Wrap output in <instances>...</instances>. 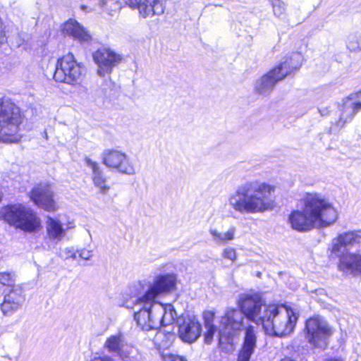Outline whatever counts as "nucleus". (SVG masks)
<instances>
[{
	"mask_svg": "<svg viewBox=\"0 0 361 361\" xmlns=\"http://www.w3.org/2000/svg\"><path fill=\"white\" fill-rule=\"evenodd\" d=\"M27 119L22 109L12 99L0 97V140L18 143L25 129Z\"/></svg>",
	"mask_w": 361,
	"mask_h": 361,
	"instance_id": "20e7f679",
	"label": "nucleus"
},
{
	"mask_svg": "<svg viewBox=\"0 0 361 361\" xmlns=\"http://www.w3.org/2000/svg\"><path fill=\"white\" fill-rule=\"evenodd\" d=\"M8 37L6 31V25L4 20L0 16V47L7 43Z\"/></svg>",
	"mask_w": 361,
	"mask_h": 361,
	"instance_id": "7c9ffc66",
	"label": "nucleus"
},
{
	"mask_svg": "<svg viewBox=\"0 0 361 361\" xmlns=\"http://www.w3.org/2000/svg\"><path fill=\"white\" fill-rule=\"evenodd\" d=\"M238 307L245 317L261 324L265 334L283 337L294 330L298 317L293 309L284 304H264L262 297L255 292L241 295Z\"/></svg>",
	"mask_w": 361,
	"mask_h": 361,
	"instance_id": "f257e3e1",
	"label": "nucleus"
},
{
	"mask_svg": "<svg viewBox=\"0 0 361 361\" xmlns=\"http://www.w3.org/2000/svg\"><path fill=\"white\" fill-rule=\"evenodd\" d=\"M209 317L204 318V325L207 328L204 334V341L206 344H211L213 341L214 336L216 331V327L212 323L214 314L212 312L208 313Z\"/></svg>",
	"mask_w": 361,
	"mask_h": 361,
	"instance_id": "b1692460",
	"label": "nucleus"
},
{
	"mask_svg": "<svg viewBox=\"0 0 361 361\" xmlns=\"http://www.w3.org/2000/svg\"><path fill=\"white\" fill-rule=\"evenodd\" d=\"M361 99V89L358 91L354 92L346 97L347 100H353Z\"/></svg>",
	"mask_w": 361,
	"mask_h": 361,
	"instance_id": "473e14b6",
	"label": "nucleus"
},
{
	"mask_svg": "<svg viewBox=\"0 0 361 361\" xmlns=\"http://www.w3.org/2000/svg\"><path fill=\"white\" fill-rule=\"evenodd\" d=\"M61 31L80 42H88L92 39L91 35L75 19L70 18L63 23Z\"/></svg>",
	"mask_w": 361,
	"mask_h": 361,
	"instance_id": "a211bd4d",
	"label": "nucleus"
},
{
	"mask_svg": "<svg viewBox=\"0 0 361 361\" xmlns=\"http://www.w3.org/2000/svg\"><path fill=\"white\" fill-rule=\"evenodd\" d=\"M222 256L225 259H228L231 262H235L237 258L235 249L233 247L225 248L222 252Z\"/></svg>",
	"mask_w": 361,
	"mask_h": 361,
	"instance_id": "c756f323",
	"label": "nucleus"
},
{
	"mask_svg": "<svg viewBox=\"0 0 361 361\" xmlns=\"http://www.w3.org/2000/svg\"><path fill=\"white\" fill-rule=\"evenodd\" d=\"M325 361H343V360L338 357H330L326 359Z\"/></svg>",
	"mask_w": 361,
	"mask_h": 361,
	"instance_id": "e433bc0d",
	"label": "nucleus"
},
{
	"mask_svg": "<svg viewBox=\"0 0 361 361\" xmlns=\"http://www.w3.org/2000/svg\"><path fill=\"white\" fill-rule=\"evenodd\" d=\"M302 209H293L288 221L293 230L308 232L314 228H326L338 219V212L333 204L317 193L307 192L300 200Z\"/></svg>",
	"mask_w": 361,
	"mask_h": 361,
	"instance_id": "f03ea898",
	"label": "nucleus"
},
{
	"mask_svg": "<svg viewBox=\"0 0 361 361\" xmlns=\"http://www.w3.org/2000/svg\"><path fill=\"white\" fill-rule=\"evenodd\" d=\"M92 59L97 66V73L101 77L111 74L123 60L121 54L109 47L97 49L92 53Z\"/></svg>",
	"mask_w": 361,
	"mask_h": 361,
	"instance_id": "f8f14e48",
	"label": "nucleus"
},
{
	"mask_svg": "<svg viewBox=\"0 0 361 361\" xmlns=\"http://www.w3.org/2000/svg\"><path fill=\"white\" fill-rule=\"evenodd\" d=\"M160 355L162 361H188L185 357L171 353H161Z\"/></svg>",
	"mask_w": 361,
	"mask_h": 361,
	"instance_id": "c85d7f7f",
	"label": "nucleus"
},
{
	"mask_svg": "<svg viewBox=\"0 0 361 361\" xmlns=\"http://www.w3.org/2000/svg\"><path fill=\"white\" fill-rule=\"evenodd\" d=\"M345 123V121L343 120L342 118H340L337 122L336 125L339 126L340 127H343Z\"/></svg>",
	"mask_w": 361,
	"mask_h": 361,
	"instance_id": "c9c22d12",
	"label": "nucleus"
},
{
	"mask_svg": "<svg viewBox=\"0 0 361 361\" xmlns=\"http://www.w3.org/2000/svg\"><path fill=\"white\" fill-rule=\"evenodd\" d=\"M126 4L132 9H137L145 18L161 15L165 9L161 0H127Z\"/></svg>",
	"mask_w": 361,
	"mask_h": 361,
	"instance_id": "2eb2a0df",
	"label": "nucleus"
},
{
	"mask_svg": "<svg viewBox=\"0 0 361 361\" xmlns=\"http://www.w3.org/2000/svg\"><path fill=\"white\" fill-rule=\"evenodd\" d=\"M102 162L107 167L118 172L130 175L135 173V166L127 155L116 149H107L104 152Z\"/></svg>",
	"mask_w": 361,
	"mask_h": 361,
	"instance_id": "ddd939ff",
	"label": "nucleus"
},
{
	"mask_svg": "<svg viewBox=\"0 0 361 361\" xmlns=\"http://www.w3.org/2000/svg\"><path fill=\"white\" fill-rule=\"evenodd\" d=\"M176 286V278L174 274H160L155 278L148 290L142 295L137 298V302L155 305L157 303L156 299L159 295L173 291Z\"/></svg>",
	"mask_w": 361,
	"mask_h": 361,
	"instance_id": "9d476101",
	"label": "nucleus"
},
{
	"mask_svg": "<svg viewBox=\"0 0 361 361\" xmlns=\"http://www.w3.org/2000/svg\"><path fill=\"white\" fill-rule=\"evenodd\" d=\"M104 348L109 352L116 354L122 360L128 361L130 359V352L124 349V339L122 334L118 333L108 337L104 343Z\"/></svg>",
	"mask_w": 361,
	"mask_h": 361,
	"instance_id": "412c9836",
	"label": "nucleus"
},
{
	"mask_svg": "<svg viewBox=\"0 0 361 361\" xmlns=\"http://www.w3.org/2000/svg\"><path fill=\"white\" fill-rule=\"evenodd\" d=\"M360 239L361 237L354 231L345 232L338 235V240L343 243L345 247L359 244Z\"/></svg>",
	"mask_w": 361,
	"mask_h": 361,
	"instance_id": "a878e982",
	"label": "nucleus"
},
{
	"mask_svg": "<svg viewBox=\"0 0 361 361\" xmlns=\"http://www.w3.org/2000/svg\"><path fill=\"white\" fill-rule=\"evenodd\" d=\"M236 229L232 226L225 232L224 234L219 233L216 230H210L211 235L214 237V240L220 244H226L231 241L235 238Z\"/></svg>",
	"mask_w": 361,
	"mask_h": 361,
	"instance_id": "393cba45",
	"label": "nucleus"
},
{
	"mask_svg": "<svg viewBox=\"0 0 361 361\" xmlns=\"http://www.w3.org/2000/svg\"><path fill=\"white\" fill-rule=\"evenodd\" d=\"M257 331L254 326L247 325L244 328V338L238 351L236 361H250L257 346Z\"/></svg>",
	"mask_w": 361,
	"mask_h": 361,
	"instance_id": "dca6fc26",
	"label": "nucleus"
},
{
	"mask_svg": "<svg viewBox=\"0 0 361 361\" xmlns=\"http://www.w3.org/2000/svg\"><path fill=\"white\" fill-rule=\"evenodd\" d=\"M90 361H115L109 356H97L92 358Z\"/></svg>",
	"mask_w": 361,
	"mask_h": 361,
	"instance_id": "72a5a7b5",
	"label": "nucleus"
},
{
	"mask_svg": "<svg viewBox=\"0 0 361 361\" xmlns=\"http://www.w3.org/2000/svg\"><path fill=\"white\" fill-rule=\"evenodd\" d=\"M352 115H356L361 111V102H353L351 105Z\"/></svg>",
	"mask_w": 361,
	"mask_h": 361,
	"instance_id": "2f4dec72",
	"label": "nucleus"
},
{
	"mask_svg": "<svg viewBox=\"0 0 361 361\" xmlns=\"http://www.w3.org/2000/svg\"><path fill=\"white\" fill-rule=\"evenodd\" d=\"M22 288L15 284L14 276L10 272H0V291L5 294L11 289Z\"/></svg>",
	"mask_w": 361,
	"mask_h": 361,
	"instance_id": "5701e85b",
	"label": "nucleus"
},
{
	"mask_svg": "<svg viewBox=\"0 0 361 361\" xmlns=\"http://www.w3.org/2000/svg\"><path fill=\"white\" fill-rule=\"evenodd\" d=\"M25 301L23 288L11 289L4 294V298L1 304V310L6 316L11 315L16 312Z\"/></svg>",
	"mask_w": 361,
	"mask_h": 361,
	"instance_id": "f3484780",
	"label": "nucleus"
},
{
	"mask_svg": "<svg viewBox=\"0 0 361 361\" xmlns=\"http://www.w3.org/2000/svg\"><path fill=\"white\" fill-rule=\"evenodd\" d=\"M337 268L343 272L350 271L353 275L361 276V255L343 253L337 263Z\"/></svg>",
	"mask_w": 361,
	"mask_h": 361,
	"instance_id": "aec40b11",
	"label": "nucleus"
},
{
	"mask_svg": "<svg viewBox=\"0 0 361 361\" xmlns=\"http://www.w3.org/2000/svg\"><path fill=\"white\" fill-rule=\"evenodd\" d=\"M47 233L50 239H61L64 234V230L59 221L50 216L47 219Z\"/></svg>",
	"mask_w": 361,
	"mask_h": 361,
	"instance_id": "4be33fe9",
	"label": "nucleus"
},
{
	"mask_svg": "<svg viewBox=\"0 0 361 361\" xmlns=\"http://www.w3.org/2000/svg\"><path fill=\"white\" fill-rule=\"evenodd\" d=\"M0 219L25 233H37L42 228L37 212L23 204H9L3 207L0 209Z\"/></svg>",
	"mask_w": 361,
	"mask_h": 361,
	"instance_id": "39448f33",
	"label": "nucleus"
},
{
	"mask_svg": "<svg viewBox=\"0 0 361 361\" xmlns=\"http://www.w3.org/2000/svg\"><path fill=\"white\" fill-rule=\"evenodd\" d=\"M28 197L38 208L48 212H55L59 206L55 199V192L49 183H39L30 190Z\"/></svg>",
	"mask_w": 361,
	"mask_h": 361,
	"instance_id": "9b49d317",
	"label": "nucleus"
},
{
	"mask_svg": "<svg viewBox=\"0 0 361 361\" xmlns=\"http://www.w3.org/2000/svg\"><path fill=\"white\" fill-rule=\"evenodd\" d=\"M87 73L85 66L78 62L72 52L59 56L56 61L53 79L58 83L80 85Z\"/></svg>",
	"mask_w": 361,
	"mask_h": 361,
	"instance_id": "0eeeda50",
	"label": "nucleus"
},
{
	"mask_svg": "<svg viewBox=\"0 0 361 361\" xmlns=\"http://www.w3.org/2000/svg\"><path fill=\"white\" fill-rule=\"evenodd\" d=\"M302 60V55L299 52H292L286 56L282 61L261 76L259 84L255 87L256 92L262 94L267 90L272 91L278 82L294 74L301 68Z\"/></svg>",
	"mask_w": 361,
	"mask_h": 361,
	"instance_id": "423d86ee",
	"label": "nucleus"
},
{
	"mask_svg": "<svg viewBox=\"0 0 361 361\" xmlns=\"http://www.w3.org/2000/svg\"><path fill=\"white\" fill-rule=\"evenodd\" d=\"M307 342L314 348L325 349L334 329L319 314L308 317L303 329Z\"/></svg>",
	"mask_w": 361,
	"mask_h": 361,
	"instance_id": "6e6552de",
	"label": "nucleus"
},
{
	"mask_svg": "<svg viewBox=\"0 0 361 361\" xmlns=\"http://www.w3.org/2000/svg\"><path fill=\"white\" fill-rule=\"evenodd\" d=\"M343 247H345L344 245H343L342 242L338 240L337 236L336 238H335L333 241L331 247L329 248V258L330 259H335L336 258H338V260H340L341 255L343 254L341 253Z\"/></svg>",
	"mask_w": 361,
	"mask_h": 361,
	"instance_id": "bb28decb",
	"label": "nucleus"
},
{
	"mask_svg": "<svg viewBox=\"0 0 361 361\" xmlns=\"http://www.w3.org/2000/svg\"><path fill=\"white\" fill-rule=\"evenodd\" d=\"M202 325L195 315L183 316L178 324V336L185 343H192L201 336Z\"/></svg>",
	"mask_w": 361,
	"mask_h": 361,
	"instance_id": "4468645a",
	"label": "nucleus"
},
{
	"mask_svg": "<svg viewBox=\"0 0 361 361\" xmlns=\"http://www.w3.org/2000/svg\"><path fill=\"white\" fill-rule=\"evenodd\" d=\"M275 16L280 18L286 13V5L282 0H269Z\"/></svg>",
	"mask_w": 361,
	"mask_h": 361,
	"instance_id": "cd10ccee",
	"label": "nucleus"
},
{
	"mask_svg": "<svg viewBox=\"0 0 361 361\" xmlns=\"http://www.w3.org/2000/svg\"><path fill=\"white\" fill-rule=\"evenodd\" d=\"M135 304L142 306L134 314V319L142 330L150 331L167 325V322L165 321L166 308L163 304L159 303L158 307L144 305L137 302V298Z\"/></svg>",
	"mask_w": 361,
	"mask_h": 361,
	"instance_id": "1a4fd4ad",
	"label": "nucleus"
},
{
	"mask_svg": "<svg viewBox=\"0 0 361 361\" xmlns=\"http://www.w3.org/2000/svg\"><path fill=\"white\" fill-rule=\"evenodd\" d=\"M114 1V0H101L99 4L101 6L103 7L104 6H107L109 4H112Z\"/></svg>",
	"mask_w": 361,
	"mask_h": 361,
	"instance_id": "f704fd0d",
	"label": "nucleus"
},
{
	"mask_svg": "<svg viewBox=\"0 0 361 361\" xmlns=\"http://www.w3.org/2000/svg\"><path fill=\"white\" fill-rule=\"evenodd\" d=\"M276 186L267 182L252 180L239 187L229 197L232 208L240 214L263 213L277 205L271 196Z\"/></svg>",
	"mask_w": 361,
	"mask_h": 361,
	"instance_id": "7ed1b4c3",
	"label": "nucleus"
},
{
	"mask_svg": "<svg viewBox=\"0 0 361 361\" xmlns=\"http://www.w3.org/2000/svg\"><path fill=\"white\" fill-rule=\"evenodd\" d=\"M85 163L92 170V181L94 186L98 188L101 194L106 195L111 190V185L99 164L89 158L85 159Z\"/></svg>",
	"mask_w": 361,
	"mask_h": 361,
	"instance_id": "6ab92c4d",
	"label": "nucleus"
}]
</instances>
